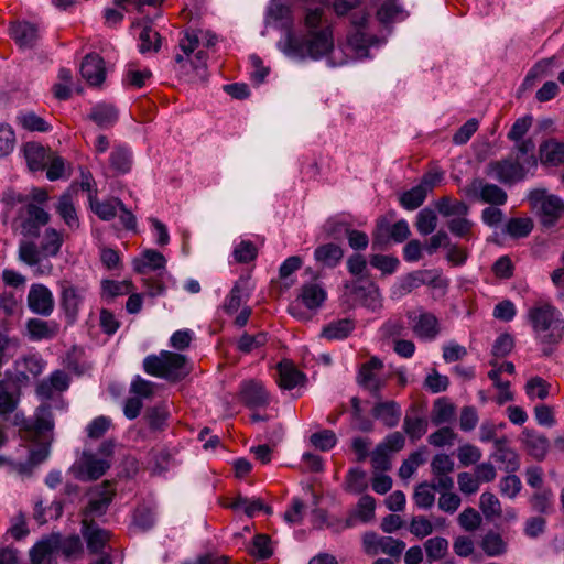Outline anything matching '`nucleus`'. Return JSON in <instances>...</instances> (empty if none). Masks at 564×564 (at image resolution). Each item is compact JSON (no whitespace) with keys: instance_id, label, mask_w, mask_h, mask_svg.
Returning <instances> with one entry per match:
<instances>
[{"instance_id":"obj_1","label":"nucleus","mask_w":564,"mask_h":564,"mask_svg":"<svg viewBox=\"0 0 564 564\" xmlns=\"http://www.w3.org/2000/svg\"><path fill=\"white\" fill-rule=\"evenodd\" d=\"M527 319L543 355H552L564 337L562 313L550 301L539 300L528 308Z\"/></svg>"},{"instance_id":"obj_2","label":"nucleus","mask_w":564,"mask_h":564,"mask_svg":"<svg viewBox=\"0 0 564 564\" xmlns=\"http://www.w3.org/2000/svg\"><path fill=\"white\" fill-rule=\"evenodd\" d=\"M64 243V235L55 228H46L37 246L33 240L22 239L19 242V260L34 269L35 275H50L53 264L48 260L56 257Z\"/></svg>"},{"instance_id":"obj_3","label":"nucleus","mask_w":564,"mask_h":564,"mask_svg":"<svg viewBox=\"0 0 564 564\" xmlns=\"http://www.w3.org/2000/svg\"><path fill=\"white\" fill-rule=\"evenodd\" d=\"M144 371L171 382L181 381L191 371L187 358L184 355L162 350L159 355L147 356L143 360Z\"/></svg>"},{"instance_id":"obj_4","label":"nucleus","mask_w":564,"mask_h":564,"mask_svg":"<svg viewBox=\"0 0 564 564\" xmlns=\"http://www.w3.org/2000/svg\"><path fill=\"white\" fill-rule=\"evenodd\" d=\"M529 200L541 226L552 229L564 218V200L545 189H534L529 194Z\"/></svg>"},{"instance_id":"obj_5","label":"nucleus","mask_w":564,"mask_h":564,"mask_svg":"<svg viewBox=\"0 0 564 564\" xmlns=\"http://www.w3.org/2000/svg\"><path fill=\"white\" fill-rule=\"evenodd\" d=\"M50 214L35 203H26L21 206L17 217L12 221V228L19 231L24 239L40 237L41 228L50 223Z\"/></svg>"},{"instance_id":"obj_6","label":"nucleus","mask_w":564,"mask_h":564,"mask_svg":"<svg viewBox=\"0 0 564 564\" xmlns=\"http://www.w3.org/2000/svg\"><path fill=\"white\" fill-rule=\"evenodd\" d=\"M59 286V305L63 310L67 321L74 323L84 305L89 289L84 284H74L70 281L62 280L58 282Z\"/></svg>"},{"instance_id":"obj_7","label":"nucleus","mask_w":564,"mask_h":564,"mask_svg":"<svg viewBox=\"0 0 564 564\" xmlns=\"http://www.w3.org/2000/svg\"><path fill=\"white\" fill-rule=\"evenodd\" d=\"M485 173L501 184L511 185L524 180L529 170L519 160L509 155L506 159L489 162Z\"/></svg>"},{"instance_id":"obj_8","label":"nucleus","mask_w":564,"mask_h":564,"mask_svg":"<svg viewBox=\"0 0 564 564\" xmlns=\"http://www.w3.org/2000/svg\"><path fill=\"white\" fill-rule=\"evenodd\" d=\"M345 295L349 296L354 303H358L372 312L382 307V297L379 288L370 282L358 279L345 284Z\"/></svg>"},{"instance_id":"obj_9","label":"nucleus","mask_w":564,"mask_h":564,"mask_svg":"<svg viewBox=\"0 0 564 564\" xmlns=\"http://www.w3.org/2000/svg\"><path fill=\"white\" fill-rule=\"evenodd\" d=\"M462 192L474 200H480L490 205H503L507 202V193L496 184L487 183L482 178L475 177L466 185Z\"/></svg>"},{"instance_id":"obj_10","label":"nucleus","mask_w":564,"mask_h":564,"mask_svg":"<svg viewBox=\"0 0 564 564\" xmlns=\"http://www.w3.org/2000/svg\"><path fill=\"white\" fill-rule=\"evenodd\" d=\"M115 496V490L108 481L97 487L90 492L87 506L82 511V520L86 523H95V518L104 516L110 506Z\"/></svg>"},{"instance_id":"obj_11","label":"nucleus","mask_w":564,"mask_h":564,"mask_svg":"<svg viewBox=\"0 0 564 564\" xmlns=\"http://www.w3.org/2000/svg\"><path fill=\"white\" fill-rule=\"evenodd\" d=\"M406 317L413 334L422 340H434L440 334V324L436 316L425 311H409Z\"/></svg>"},{"instance_id":"obj_12","label":"nucleus","mask_w":564,"mask_h":564,"mask_svg":"<svg viewBox=\"0 0 564 564\" xmlns=\"http://www.w3.org/2000/svg\"><path fill=\"white\" fill-rule=\"evenodd\" d=\"M382 368L383 362L379 358L372 357L360 367L357 377L359 386L368 390L376 399L380 398L381 390L386 384V381L378 376Z\"/></svg>"},{"instance_id":"obj_13","label":"nucleus","mask_w":564,"mask_h":564,"mask_svg":"<svg viewBox=\"0 0 564 564\" xmlns=\"http://www.w3.org/2000/svg\"><path fill=\"white\" fill-rule=\"evenodd\" d=\"M26 302L32 313L43 317H48L55 307L52 291L41 283H34L30 286Z\"/></svg>"},{"instance_id":"obj_14","label":"nucleus","mask_w":564,"mask_h":564,"mask_svg":"<svg viewBox=\"0 0 564 564\" xmlns=\"http://www.w3.org/2000/svg\"><path fill=\"white\" fill-rule=\"evenodd\" d=\"M110 462L107 458H97L93 453H83L78 466L73 467L76 478L84 481L96 480L109 469Z\"/></svg>"},{"instance_id":"obj_15","label":"nucleus","mask_w":564,"mask_h":564,"mask_svg":"<svg viewBox=\"0 0 564 564\" xmlns=\"http://www.w3.org/2000/svg\"><path fill=\"white\" fill-rule=\"evenodd\" d=\"M454 460L447 454H437L431 462V470L434 476L436 489L451 490L454 487V480L449 476L454 471Z\"/></svg>"},{"instance_id":"obj_16","label":"nucleus","mask_w":564,"mask_h":564,"mask_svg":"<svg viewBox=\"0 0 564 564\" xmlns=\"http://www.w3.org/2000/svg\"><path fill=\"white\" fill-rule=\"evenodd\" d=\"M240 398L250 409L265 408L270 402L262 382L257 380L243 381L240 384Z\"/></svg>"},{"instance_id":"obj_17","label":"nucleus","mask_w":564,"mask_h":564,"mask_svg":"<svg viewBox=\"0 0 564 564\" xmlns=\"http://www.w3.org/2000/svg\"><path fill=\"white\" fill-rule=\"evenodd\" d=\"M377 400L371 410L372 416L379 420L386 427H395L402 414L400 404L393 400L382 401L381 397Z\"/></svg>"},{"instance_id":"obj_18","label":"nucleus","mask_w":564,"mask_h":564,"mask_svg":"<svg viewBox=\"0 0 564 564\" xmlns=\"http://www.w3.org/2000/svg\"><path fill=\"white\" fill-rule=\"evenodd\" d=\"M80 74L89 85H100L106 78L104 59L96 53L86 55L80 64Z\"/></svg>"},{"instance_id":"obj_19","label":"nucleus","mask_w":564,"mask_h":564,"mask_svg":"<svg viewBox=\"0 0 564 564\" xmlns=\"http://www.w3.org/2000/svg\"><path fill=\"white\" fill-rule=\"evenodd\" d=\"M82 520V534L87 543L90 553H101L110 540V532L96 523H86Z\"/></svg>"},{"instance_id":"obj_20","label":"nucleus","mask_w":564,"mask_h":564,"mask_svg":"<svg viewBox=\"0 0 564 564\" xmlns=\"http://www.w3.org/2000/svg\"><path fill=\"white\" fill-rule=\"evenodd\" d=\"M20 395V389L14 383L0 380V419L9 420V416L18 409Z\"/></svg>"},{"instance_id":"obj_21","label":"nucleus","mask_w":564,"mask_h":564,"mask_svg":"<svg viewBox=\"0 0 564 564\" xmlns=\"http://www.w3.org/2000/svg\"><path fill=\"white\" fill-rule=\"evenodd\" d=\"M10 35L21 48H32L39 39L36 25L19 21L10 24Z\"/></svg>"},{"instance_id":"obj_22","label":"nucleus","mask_w":564,"mask_h":564,"mask_svg":"<svg viewBox=\"0 0 564 564\" xmlns=\"http://www.w3.org/2000/svg\"><path fill=\"white\" fill-rule=\"evenodd\" d=\"M69 387V377L63 370H56L42 380L36 387V393L42 399H51L55 392H63Z\"/></svg>"},{"instance_id":"obj_23","label":"nucleus","mask_w":564,"mask_h":564,"mask_svg":"<svg viewBox=\"0 0 564 564\" xmlns=\"http://www.w3.org/2000/svg\"><path fill=\"white\" fill-rule=\"evenodd\" d=\"M492 457L496 462L503 465V469L508 473H514L520 467L518 454L508 446L507 437L495 440V452Z\"/></svg>"},{"instance_id":"obj_24","label":"nucleus","mask_w":564,"mask_h":564,"mask_svg":"<svg viewBox=\"0 0 564 564\" xmlns=\"http://www.w3.org/2000/svg\"><path fill=\"white\" fill-rule=\"evenodd\" d=\"M539 153L543 165L558 166L564 163V142L549 139L540 145Z\"/></svg>"},{"instance_id":"obj_25","label":"nucleus","mask_w":564,"mask_h":564,"mask_svg":"<svg viewBox=\"0 0 564 564\" xmlns=\"http://www.w3.org/2000/svg\"><path fill=\"white\" fill-rule=\"evenodd\" d=\"M427 427V419L420 415L416 409L411 408L403 421V431L410 440L413 442L420 440L426 433Z\"/></svg>"},{"instance_id":"obj_26","label":"nucleus","mask_w":564,"mask_h":564,"mask_svg":"<svg viewBox=\"0 0 564 564\" xmlns=\"http://www.w3.org/2000/svg\"><path fill=\"white\" fill-rule=\"evenodd\" d=\"M26 164L31 171L43 170L48 161L51 152L36 142H28L23 147Z\"/></svg>"},{"instance_id":"obj_27","label":"nucleus","mask_w":564,"mask_h":564,"mask_svg":"<svg viewBox=\"0 0 564 564\" xmlns=\"http://www.w3.org/2000/svg\"><path fill=\"white\" fill-rule=\"evenodd\" d=\"M132 152L122 144H117L111 149L109 155V167L115 174H126L132 166Z\"/></svg>"},{"instance_id":"obj_28","label":"nucleus","mask_w":564,"mask_h":564,"mask_svg":"<svg viewBox=\"0 0 564 564\" xmlns=\"http://www.w3.org/2000/svg\"><path fill=\"white\" fill-rule=\"evenodd\" d=\"M248 282L246 280H239L235 283L229 294L226 296L223 310L231 315L238 311L243 302L249 297Z\"/></svg>"},{"instance_id":"obj_29","label":"nucleus","mask_w":564,"mask_h":564,"mask_svg":"<svg viewBox=\"0 0 564 564\" xmlns=\"http://www.w3.org/2000/svg\"><path fill=\"white\" fill-rule=\"evenodd\" d=\"M29 336L33 340L50 339L56 336L58 326L54 322L31 318L26 323Z\"/></svg>"},{"instance_id":"obj_30","label":"nucleus","mask_w":564,"mask_h":564,"mask_svg":"<svg viewBox=\"0 0 564 564\" xmlns=\"http://www.w3.org/2000/svg\"><path fill=\"white\" fill-rule=\"evenodd\" d=\"M344 256L343 249L336 243H325L314 251L315 260L323 267H336Z\"/></svg>"},{"instance_id":"obj_31","label":"nucleus","mask_w":564,"mask_h":564,"mask_svg":"<svg viewBox=\"0 0 564 564\" xmlns=\"http://www.w3.org/2000/svg\"><path fill=\"white\" fill-rule=\"evenodd\" d=\"M89 119L98 127L107 129L118 120V111L112 105L99 104L91 108Z\"/></svg>"},{"instance_id":"obj_32","label":"nucleus","mask_w":564,"mask_h":564,"mask_svg":"<svg viewBox=\"0 0 564 564\" xmlns=\"http://www.w3.org/2000/svg\"><path fill=\"white\" fill-rule=\"evenodd\" d=\"M53 539H56L54 543L56 552H61L66 558L76 557L83 553V543L76 534L69 536L53 534Z\"/></svg>"},{"instance_id":"obj_33","label":"nucleus","mask_w":564,"mask_h":564,"mask_svg":"<svg viewBox=\"0 0 564 564\" xmlns=\"http://www.w3.org/2000/svg\"><path fill=\"white\" fill-rule=\"evenodd\" d=\"M299 299L307 308L315 310L326 300V292L321 285L308 283L302 286Z\"/></svg>"},{"instance_id":"obj_34","label":"nucleus","mask_w":564,"mask_h":564,"mask_svg":"<svg viewBox=\"0 0 564 564\" xmlns=\"http://www.w3.org/2000/svg\"><path fill=\"white\" fill-rule=\"evenodd\" d=\"M278 369L280 376L279 384L283 389H294L304 380V375L289 361L280 362Z\"/></svg>"},{"instance_id":"obj_35","label":"nucleus","mask_w":564,"mask_h":564,"mask_svg":"<svg viewBox=\"0 0 564 564\" xmlns=\"http://www.w3.org/2000/svg\"><path fill=\"white\" fill-rule=\"evenodd\" d=\"M55 540L53 539V534L48 538L37 542L30 550V557L33 564H50L51 556L56 552L55 550Z\"/></svg>"},{"instance_id":"obj_36","label":"nucleus","mask_w":564,"mask_h":564,"mask_svg":"<svg viewBox=\"0 0 564 564\" xmlns=\"http://www.w3.org/2000/svg\"><path fill=\"white\" fill-rule=\"evenodd\" d=\"M229 508L234 510H243V512L252 518L256 512L263 510L265 513H271L272 509L268 506H264L261 499L259 498H252L249 499L247 497L238 496L236 497L230 505Z\"/></svg>"},{"instance_id":"obj_37","label":"nucleus","mask_w":564,"mask_h":564,"mask_svg":"<svg viewBox=\"0 0 564 564\" xmlns=\"http://www.w3.org/2000/svg\"><path fill=\"white\" fill-rule=\"evenodd\" d=\"M365 22V15H362L358 21L354 20V24L358 28L362 26ZM348 45L355 51L358 57L368 56L369 40L360 29H357L348 36Z\"/></svg>"},{"instance_id":"obj_38","label":"nucleus","mask_w":564,"mask_h":564,"mask_svg":"<svg viewBox=\"0 0 564 564\" xmlns=\"http://www.w3.org/2000/svg\"><path fill=\"white\" fill-rule=\"evenodd\" d=\"M354 328V321L349 318L338 319L325 326L322 330V336L330 340L344 339L352 332Z\"/></svg>"},{"instance_id":"obj_39","label":"nucleus","mask_w":564,"mask_h":564,"mask_svg":"<svg viewBox=\"0 0 564 564\" xmlns=\"http://www.w3.org/2000/svg\"><path fill=\"white\" fill-rule=\"evenodd\" d=\"M524 444L530 453L536 459H543L549 449V441L543 435L534 432H524Z\"/></svg>"},{"instance_id":"obj_40","label":"nucleus","mask_w":564,"mask_h":564,"mask_svg":"<svg viewBox=\"0 0 564 564\" xmlns=\"http://www.w3.org/2000/svg\"><path fill=\"white\" fill-rule=\"evenodd\" d=\"M455 417V406L445 399L434 402L431 420L434 425L449 423Z\"/></svg>"},{"instance_id":"obj_41","label":"nucleus","mask_w":564,"mask_h":564,"mask_svg":"<svg viewBox=\"0 0 564 564\" xmlns=\"http://www.w3.org/2000/svg\"><path fill=\"white\" fill-rule=\"evenodd\" d=\"M436 208L442 216H466L469 212L468 206L462 200L452 199L448 196L440 198Z\"/></svg>"},{"instance_id":"obj_42","label":"nucleus","mask_w":564,"mask_h":564,"mask_svg":"<svg viewBox=\"0 0 564 564\" xmlns=\"http://www.w3.org/2000/svg\"><path fill=\"white\" fill-rule=\"evenodd\" d=\"M535 144L531 139L520 140L516 145V152L512 155L514 160H519L530 171L536 166L534 156Z\"/></svg>"},{"instance_id":"obj_43","label":"nucleus","mask_w":564,"mask_h":564,"mask_svg":"<svg viewBox=\"0 0 564 564\" xmlns=\"http://www.w3.org/2000/svg\"><path fill=\"white\" fill-rule=\"evenodd\" d=\"M480 546L482 551L491 557L500 556L507 551V543L500 534L488 532L481 540Z\"/></svg>"},{"instance_id":"obj_44","label":"nucleus","mask_w":564,"mask_h":564,"mask_svg":"<svg viewBox=\"0 0 564 564\" xmlns=\"http://www.w3.org/2000/svg\"><path fill=\"white\" fill-rule=\"evenodd\" d=\"M17 121L23 129L29 131L47 132L51 130V124L32 111L19 113Z\"/></svg>"},{"instance_id":"obj_45","label":"nucleus","mask_w":564,"mask_h":564,"mask_svg":"<svg viewBox=\"0 0 564 564\" xmlns=\"http://www.w3.org/2000/svg\"><path fill=\"white\" fill-rule=\"evenodd\" d=\"M165 263L166 260L161 252L149 249L143 252V260L134 262V268L139 273H144L147 268L152 270L164 269Z\"/></svg>"},{"instance_id":"obj_46","label":"nucleus","mask_w":564,"mask_h":564,"mask_svg":"<svg viewBox=\"0 0 564 564\" xmlns=\"http://www.w3.org/2000/svg\"><path fill=\"white\" fill-rule=\"evenodd\" d=\"M368 488L366 473L356 467L349 469L345 480V489L351 494L359 495Z\"/></svg>"},{"instance_id":"obj_47","label":"nucleus","mask_w":564,"mask_h":564,"mask_svg":"<svg viewBox=\"0 0 564 564\" xmlns=\"http://www.w3.org/2000/svg\"><path fill=\"white\" fill-rule=\"evenodd\" d=\"M424 549L430 563L444 558L448 551V541L445 538L435 536L425 541Z\"/></svg>"},{"instance_id":"obj_48","label":"nucleus","mask_w":564,"mask_h":564,"mask_svg":"<svg viewBox=\"0 0 564 564\" xmlns=\"http://www.w3.org/2000/svg\"><path fill=\"white\" fill-rule=\"evenodd\" d=\"M535 512L547 514L553 510V492L549 488L536 490L530 498Z\"/></svg>"},{"instance_id":"obj_49","label":"nucleus","mask_w":564,"mask_h":564,"mask_svg":"<svg viewBox=\"0 0 564 564\" xmlns=\"http://www.w3.org/2000/svg\"><path fill=\"white\" fill-rule=\"evenodd\" d=\"M435 490H437L435 487V482H422L417 485L413 496L415 505L422 509L431 508L435 501Z\"/></svg>"},{"instance_id":"obj_50","label":"nucleus","mask_w":564,"mask_h":564,"mask_svg":"<svg viewBox=\"0 0 564 564\" xmlns=\"http://www.w3.org/2000/svg\"><path fill=\"white\" fill-rule=\"evenodd\" d=\"M57 213L64 223L70 228L76 229L79 226L78 217L69 195H63L57 204Z\"/></svg>"},{"instance_id":"obj_51","label":"nucleus","mask_w":564,"mask_h":564,"mask_svg":"<svg viewBox=\"0 0 564 564\" xmlns=\"http://www.w3.org/2000/svg\"><path fill=\"white\" fill-rule=\"evenodd\" d=\"M139 51L144 54L148 52H158L160 48V34L149 25H144L139 35Z\"/></svg>"},{"instance_id":"obj_52","label":"nucleus","mask_w":564,"mask_h":564,"mask_svg":"<svg viewBox=\"0 0 564 564\" xmlns=\"http://www.w3.org/2000/svg\"><path fill=\"white\" fill-rule=\"evenodd\" d=\"M427 194L424 189L417 184L409 191H405L400 196V204L403 208L408 210H414L419 208L425 200Z\"/></svg>"},{"instance_id":"obj_53","label":"nucleus","mask_w":564,"mask_h":564,"mask_svg":"<svg viewBox=\"0 0 564 564\" xmlns=\"http://www.w3.org/2000/svg\"><path fill=\"white\" fill-rule=\"evenodd\" d=\"M268 341V334L259 332L256 335L245 333L237 343V348L245 354H249L262 346Z\"/></svg>"},{"instance_id":"obj_54","label":"nucleus","mask_w":564,"mask_h":564,"mask_svg":"<svg viewBox=\"0 0 564 564\" xmlns=\"http://www.w3.org/2000/svg\"><path fill=\"white\" fill-rule=\"evenodd\" d=\"M416 229L423 235L432 234L437 226V216L434 210L430 208L422 209L416 216Z\"/></svg>"},{"instance_id":"obj_55","label":"nucleus","mask_w":564,"mask_h":564,"mask_svg":"<svg viewBox=\"0 0 564 564\" xmlns=\"http://www.w3.org/2000/svg\"><path fill=\"white\" fill-rule=\"evenodd\" d=\"M424 449L413 452L400 466L399 476L409 479L415 473L419 466L425 463Z\"/></svg>"},{"instance_id":"obj_56","label":"nucleus","mask_w":564,"mask_h":564,"mask_svg":"<svg viewBox=\"0 0 564 564\" xmlns=\"http://www.w3.org/2000/svg\"><path fill=\"white\" fill-rule=\"evenodd\" d=\"M479 507L487 519H494L501 516L500 501L489 491L481 494L479 498Z\"/></svg>"},{"instance_id":"obj_57","label":"nucleus","mask_w":564,"mask_h":564,"mask_svg":"<svg viewBox=\"0 0 564 564\" xmlns=\"http://www.w3.org/2000/svg\"><path fill=\"white\" fill-rule=\"evenodd\" d=\"M268 17L274 22L289 23L291 9L286 0H271L268 8Z\"/></svg>"},{"instance_id":"obj_58","label":"nucleus","mask_w":564,"mask_h":564,"mask_svg":"<svg viewBox=\"0 0 564 564\" xmlns=\"http://www.w3.org/2000/svg\"><path fill=\"white\" fill-rule=\"evenodd\" d=\"M533 229V223L530 218H511L507 223L506 230L513 238L527 237Z\"/></svg>"},{"instance_id":"obj_59","label":"nucleus","mask_w":564,"mask_h":564,"mask_svg":"<svg viewBox=\"0 0 564 564\" xmlns=\"http://www.w3.org/2000/svg\"><path fill=\"white\" fill-rule=\"evenodd\" d=\"M375 499L369 496H362L358 503L355 512L350 516L355 518H359L362 522H369L375 516Z\"/></svg>"},{"instance_id":"obj_60","label":"nucleus","mask_w":564,"mask_h":564,"mask_svg":"<svg viewBox=\"0 0 564 564\" xmlns=\"http://www.w3.org/2000/svg\"><path fill=\"white\" fill-rule=\"evenodd\" d=\"M155 523L154 511L147 506L137 508L133 517V524L142 531L150 530Z\"/></svg>"},{"instance_id":"obj_61","label":"nucleus","mask_w":564,"mask_h":564,"mask_svg":"<svg viewBox=\"0 0 564 564\" xmlns=\"http://www.w3.org/2000/svg\"><path fill=\"white\" fill-rule=\"evenodd\" d=\"M310 441L316 448L325 452L335 447L337 437L332 430H323L321 432L313 433Z\"/></svg>"},{"instance_id":"obj_62","label":"nucleus","mask_w":564,"mask_h":564,"mask_svg":"<svg viewBox=\"0 0 564 564\" xmlns=\"http://www.w3.org/2000/svg\"><path fill=\"white\" fill-rule=\"evenodd\" d=\"M550 384L540 377L531 378L525 383V392L530 399L544 400L549 395Z\"/></svg>"},{"instance_id":"obj_63","label":"nucleus","mask_w":564,"mask_h":564,"mask_svg":"<svg viewBox=\"0 0 564 564\" xmlns=\"http://www.w3.org/2000/svg\"><path fill=\"white\" fill-rule=\"evenodd\" d=\"M117 202H120L119 199H111V200H105V202H90L91 208L95 212V214L102 220H111L117 216V210L119 208Z\"/></svg>"},{"instance_id":"obj_64","label":"nucleus","mask_w":564,"mask_h":564,"mask_svg":"<svg viewBox=\"0 0 564 564\" xmlns=\"http://www.w3.org/2000/svg\"><path fill=\"white\" fill-rule=\"evenodd\" d=\"M15 145V134L11 126L0 123V156L11 153Z\"/></svg>"}]
</instances>
